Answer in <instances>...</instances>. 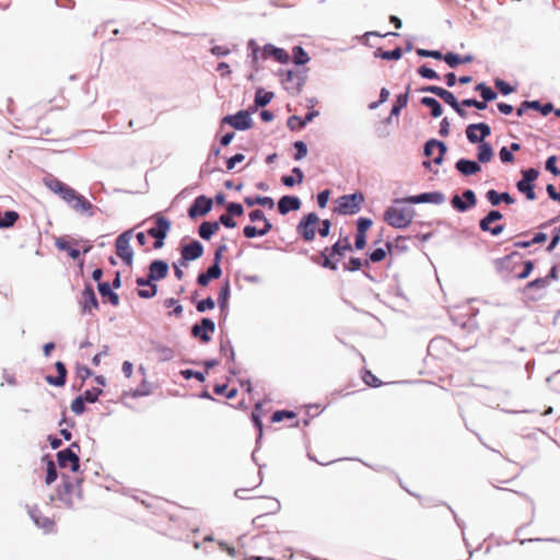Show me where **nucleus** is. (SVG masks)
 <instances>
[{
  "label": "nucleus",
  "instance_id": "obj_1",
  "mask_svg": "<svg viewBox=\"0 0 560 560\" xmlns=\"http://www.w3.org/2000/svg\"><path fill=\"white\" fill-rule=\"evenodd\" d=\"M351 244L348 236H340L338 241L330 247H325L317 257L313 258L317 265L331 271L337 270V260L351 250Z\"/></svg>",
  "mask_w": 560,
  "mask_h": 560
},
{
  "label": "nucleus",
  "instance_id": "obj_2",
  "mask_svg": "<svg viewBox=\"0 0 560 560\" xmlns=\"http://www.w3.org/2000/svg\"><path fill=\"white\" fill-rule=\"evenodd\" d=\"M248 49L252 51V62L256 69L258 68L257 63L259 59H268L272 57L280 63H287L290 60V56L284 49L277 48L271 44L260 48L256 40L250 39L248 42Z\"/></svg>",
  "mask_w": 560,
  "mask_h": 560
},
{
  "label": "nucleus",
  "instance_id": "obj_3",
  "mask_svg": "<svg viewBox=\"0 0 560 560\" xmlns=\"http://www.w3.org/2000/svg\"><path fill=\"white\" fill-rule=\"evenodd\" d=\"M399 205L395 203L386 209L384 221L392 228L406 229L411 224L416 212L410 207H400Z\"/></svg>",
  "mask_w": 560,
  "mask_h": 560
},
{
  "label": "nucleus",
  "instance_id": "obj_4",
  "mask_svg": "<svg viewBox=\"0 0 560 560\" xmlns=\"http://www.w3.org/2000/svg\"><path fill=\"white\" fill-rule=\"evenodd\" d=\"M154 226L148 229L147 233L155 238L153 247L155 249L161 248L164 245V240L171 230V221L161 213H156L152 217Z\"/></svg>",
  "mask_w": 560,
  "mask_h": 560
},
{
  "label": "nucleus",
  "instance_id": "obj_5",
  "mask_svg": "<svg viewBox=\"0 0 560 560\" xmlns=\"http://www.w3.org/2000/svg\"><path fill=\"white\" fill-rule=\"evenodd\" d=\"M60 197L69 203L77 212H89L92 214L93 205L82 195L77 192L72 187L68 186L63 188Z\"/></svg>",
  "mask_w": 560,
  "mask_h": 560
},
{
  "label": "nucleus",
  "instance_id": "obj_6",
  "mask_svg": "<svg viewBox=\"0 0 560 560\" xmlns=\"http://www.w3.org/2000/svg\"><path fill=\"white\" fill-rule=\"evenodd\" d=\"M319 223V217L315 212H310L301 219L296 232L305 242H312L315 238Z\"/></svg>",
  "mask_w": 560,
  "mask_h": 560
},
{
  "label": "nucleus",
  "instance_id": "obj_7",
  "mask_svg": "<svg viewBox=\"0 0 560 560\" xmlns=\"http://www.w3.org/2000/svg\"><path fill=\"white\" fill-rule=\"evenodd\" d=\"M364 197L361 192L343 195L338 198L336 211L340 214H355L360 211Z\"/></svg>",
  "mask_w": 560,
  "mask_h": 560
},
{
  "label": "nucleus",
  "instance_id": "obj_8",
  "mask_svg": "<svg viewBox=\"0 0 560 560\" xmlns=\"http://www.w3.org/2000/svg\"><path fill=\"white\" fill-rule=\"evenodd\" d=\"M539 172L536 168H527L522 171V179L517 182V190L526 196L530 201L536 199L535 180L538 178Z\"/></svg>",
  "mask_w": 560,
  "mask_h": 560
},
{
  "label": "nucleus",
  "instance_id": "obj_9",
  "mask_svg": "<svg viewBox=\"0 0 560 560\" xmlns=\"http://www.w3.org/2000/svg\"><path fill=\"white\" fill-rule=\"evenodd\" d=\"M168 273V265L163 260H153L149 266V275L147 278H138L137 285H144L149 282L160 281L166 278Z\"/></svg>",
  "mask_w": 560,
  "mask_h": 560
},
{
  "label": "nucleus",
  "instance_id": "obj_10",
  "mask_svg": "<svg viewBox=\"0 0 560 560\" xmlns=\"http://www.w3.org/2000/svg\"><path fill=\"white\" fill-rule=\"evenodd\" d=\"M131 231L121 233L115 243L116 254L124 260L127 266L132 265L133 252L130 247Z\"/></svg>",
  "mask_w": 560,
  "mask_h": 560
},
{
  "label": "nucleus",
  "instance_id": "obj_11",
  "mask_svg": "<svg viewBox=\"0 0 560 560\" xmlns=\"http://www.w3.org/2000/svg\"><path fill=\"white\" fill-rule=\"evenodd\" d=\"M215 330V324L210 318H202L200 323L195 324L191 328V335L195 338H198L201 342L208 343L211 338L212 334Z\"/></svg>",
  "mask_w": 560,
  "mask_h": 560
},
{
  "label": "nucleus",
  "instance_id": "obj_12",
  "mask_svg": "<svg viewBox=\"0 0 560 560\" xmlns=\"http://www.w3.org/2000/svg\"><path fill=\"white\" fill-rule=\"evenodd\" d=\"M72 447H79V445L73 443L71 447L58 452L57 462L61 468L70 467L72 471H77L80 466V459L79 456L72 451Z\"/></svg>",
  "mask_w": 560,
  "mask_h": 560
},
{
  "label": "nucleus",
  "instance_id": "obj_13",
  "mask_svg": "<svg viewBox=\"0 0 560 560\" xmlns=\"http://www.w3.org/2000/svg\"><path fill=\"white\" fill-rule=\"evenodd\" d=\"M222 122L229 124L237 130H246L252 127V118L246 110H240L235 115L225 116Z\"/></svg>",
  "mask_w": 560,
  "mask_h": 560
},
{
  "label": "nucleus",
  "instance_id": "obj_14",
  "mask_svg": "<svg viewBox=\"0 0 560 560\" xmlns=\"http://www.w3.org/2000/svg\"><path fill=\"white\" fill-rule=\"evenodd\" d=\"M444 197L441 192H424L418 196H410L402 199H396L395 203H423V202H432V203H441L443 202Z\"/></svg>",
  "mask_w": 560,
  "mask_h": 560
},
{
  "label": "nucleus",
  "instance_id": "obj_15",
  "mask_svg": "<svg viewBox=\"0 0 560 560\" xmlns=\"http://www.w3.org/2000/svg\"><path fill=\"white\" fill-rule=\"evenodd\" d=\"M446 152V147L443 142L438 140H429L424 145V154L427 156H433V162L435 164H441L443 161V156Z\"/></svg>",
  "mask_w": 560,
  "mask_h": 560
},
{
  "label": "nucleus",
  "instance_id": "obj_16",
  "mask_svg": "<svg viewBox=\"0 0 560 560\" xmlns=\"http://www.w3.org/2000/svg\"><path fill=\"white\" fill-rule=\"evenodd\" d=\"M212 208V199L207 198L206 196H199L195 199L194 203L188 209V215L190 218H196L198 215H206L211 211Z\"/></svg>",
  "mask_w": 560,
  "mask_h": 560
},
{
  "label": "nucleus",
  "instance_id": "obj_17",
  "mask_svg": "<svg viewBox=\"0 0 560 560\" xmlns=\"http://www.w3.org/2000/svg\"><path fill=\"white\" fill-rule=\"evenodd\" d=\"M490 133V127L487 124H472L466 129V136L471 143L481 142Z\"/></svg>",
  "mask_w": 560,
  "mask_h": 560
},
{
  "label": "nucleus",
  "instance_id": "obj_18",
  "mask_svg": "<svg viewBox=\"0 0 560 560\" xmlns=\"http://www.w3.org/2000/svg\"><path fill=\"white\" fill-rule=\"evenodd\" d=\"M203 254V246L198 241H191L189 244H186L182 247V259L184 260L183 265L186 261L196 260L200 258Z\"/></svg>",
  "mask_w": 560,
  "mask_h": 560
},
{
  "label": "nucleus",
  "instance_id": "obj_19",
  "mask_svg": "<svg viewBox=\"0 0 560 560\" xmlns=\"http://www.w3.org/2000/svg\"><path fill=\"white\" fill-rule=\"evenodd\" d=\"M463 198H465V201L458 195L452 198V206L458 211H466L468 208L476 205V196L472 190H465Z\"/></svg>",
  "mask_w": 560,
  "mask_h": 560
},
{
  "label": "nucleus",
  "instance_id": "obj_20",
  "mask_svg": "<svg viewBox=\"0 0 560 560\" xmlns=\"http://www.w3.org/2000/svg\"><path fill=\"white\" fill-rule=\"evenodd\" d=\"M421 91L430 92V93L441 97L446 104H448L453 108L457 107L458 102H457L456 97L453 95V93H451L450 91H447L441 86L429 85V86L422 88Z\"/></svg>",
  "mask_w": 560,
  "mask_h": 560
},
{
  "label": "nucleus",
  "instance_id": "obj_21",
  "mask_svg": "<svg viewBox=\"0 0 560 560\" xmlns=\"http://www.w3.org/2000/svg\"><path fill=\"white\" fill-rule=\"evenodd\" d=\"M455 167L464 176H471L481 171L479 163L466 159H459L456 162Z\"/></svg>",
  "mask_w": 560,
  "mask_h": 560
},
{
  "label": "nucleus",
  "instance_id": "obj_22",
  "mask_svg": "<svg viewBox=\"0 0 560 560\" xmlns=\"http://www.w3.org/2000/svg\"><path fill=\"white\" fill-rule=\"evenodd\" d=\"M301 201L294 196H283L278 202V210L281 214H287L291 210H299Z\"/></svg>",
  "mask_w": 560,
  "mask_h": 560
},
{
  "label": "nucleus",
  "instance_id": "obj_23",
  "mask_svg": "<svg viewBox=\"0 0 560 560\" xmlns=\"http://www.w3.org/2000/svg\"><path fill=\"white\" fill-rule=\"evenodd\" d=\"M82 305L83 310L91 312L93 308H97L98 302L95 292L91 285H88L82 292Z\"/></svg>",
  "mask_w": 560,
  "mask_h": 560
},
{
  "label": "nucleus",
  "instance_id": "obj_24",
  "mask_svg": "<svg viewBox=\"0 0 560 560\" xmlns=\"http://www.w3.org/2000/svg\"><path fill=\"white\" fill-rule=\"evenodd\" d=\"M55 368L57 370L58 375L57 376H51V375L46 376V382L54 386H59V387L63 386L66 383V377H67L66 365L62 362L58 361V362H56Z\"/></svg>",
  "mask_w": 560,
  "mask_h": 560
},
{
  "label": "nucleus",
  "instance_id": "obj_25",
  "mask_svg": "<svg viewBox=\"0 0 560 560\" xmlns=\"http://www.w3.org/2000/svg\"><path fill=\"white\" fill-rule=\"evenodd\" d=\"M271 229H272V224L268 220H265V224L261 229H257L254 225H247L244 228L243 232H244L245 237L253 238L256 236L266 235L268 232L271 231Z\"/></svg>",
  "mask_w": 560,
  "mask_h": 560
},
{
  "label": "nucleus",
  "instance_id": "obj_26",
  "mask_svg": "<svg viewBox=\"0 0 560 560\" xmlns=\"http://www.w3.org/2000/svg\"><path fill=\"white\" fill-rule=\"evenodd\" d=\"M20 215L16 211L9 210L3 214L0 211V229H8L13 226L19 220Z\"/></svg>",
  "mask_w": 560,
  "mask_h": 560
},
{
  "label": "nucleus",
  "instance_id": "obj_27",
  "mask_svg": "<svg viewBox=\"0 0 560 560\" xmlns=\"http://www.w3.org/2000/svg\"><path fill=\"white\" fill-rule=\"evenodd\" d=\"M220 229L219 222H203L199 226V235L203 240H210L211 236Z\"/></svg>",
  "mask_w": 560,
  "mask_h": 560
},
{
  "label": "nucleus",
  "instance_id": "obj_28",
  "mask_svg": "<svg viewBox=\"0 0 560 560\" xmlns=\"http://www.w3.org/2000/svg\"><path fill=\"white\" fill-rule=\"evenodd\" d=\"M244 202L248 206V207H253L255 205H259V206H262V207H268L269 209H272L273 206H275V202L272 200V198L270 197H267V196H257V197H246L244 199Z\"/></svg>",
  "mask_w": 560,
  "mask_h": 560
},
{
  "label": "nucleus",
  "instance_id": "obj_29",
  "mask_svg": "<svg viewBox=\"0 0 560 560\" xmlns=\"http://www.w3.org/2000/svg\"><path fill=\"white\" fill-rule=\"evenodd\" d=\"M292 173L295 175V177L294 176H289V175H285V176L281 177L282 184L284 186H287V187H292L296 183L301 184L303 182V179H304L303 171L300 167H294L292 170Z\"/></svg>",
  "mask_w": 560,
  "mask_h": 560
},
{
  "label": "nucleus",
  "instance_id": "obj_30",
  "mask_svg": "<svg viewBox=\"0 0 560 560\" xmlns=\"http://www.w3.org/2000/svg\"><path fill=\"white\" fill-rule=\"evenodd\" d=\"M98 291L103 298L107 296L109 302L117 306L119 304V296L115 292L112 291L109 283L107 282H100L98 283Z\"/></svg>",
  "mask_w": 560,
  "mask_h": 560
},
{
  "label": "nucleus",
  "instance_id": "obj_31",
  "mask_svg": "<svg viewBox=\"0 0 560 560\" xmlns=\"http://www.w3.org/2000/svg\"><path fill=\"white\" fill-rule=\"evenodd\" d=\"M374 56L376 58H382V59H385V60H398L401 58L402 56V50L400 47H397L390 51H385L381 48H377L375 51H374Z\"/></svg>",
  "mask_w": 560,
  "mask_h": 560
},
{
  "label": "nucleus",
  "instance_id": "obj_32",
  "mask_svg": "<svg viewBox=\"0 0 560 560\" xmlns=\"http://www.w3.org/2000/svg\"><path fill=\"white\" fill-rule=\"evenodd\" d=\"M55 245L60 250H67L72 259H77L80 256V250L70 246V243L63 237H58L55 241Z\"/></svg>",
  "mask_w": 560,
  "mask_h": 560
},
{
  "label": "nucleus",
  "instance_id": "obj_33",
  "mask_svg": "<svg viewBox=\"0 0 560 560\" xmlns=\"http://www.w3.org/2000/svg\"><path fill=\"white\" fill-rule=\"evenodd\" d=\"M409 98V88L407 89L406 93L399 94L396 98V102L390 110V117L398 116L400 114V110L407 106Z\"/></svg>",
  "mask_w": 560,
  "mask_h": 560
},
{
  "label": "nucleus",
  "instance_id": "obj_34",
  "mask_svg": "<svg viewBox=\"0 0 560 560\" xmlns=\"http://www.w3.org/2000/svg\"><path fill=\"white\" fill-rule=\"evenodd\" d=\"M421 104L431 108V115L433 117H440L442 115V107H441V104L433 97H429V96H425V97H422L421 98Z\"/></svg>",
  "mask_w": 560,
  "mask_h": 560
},
{
  "label": "nucleus",
  "instance_id": "obj_35",
  "mask_svg": "<svg viewBox=\"0 0 560 560\" xmlns=\"http://www.w3.org/2000/svg\"><path fill=\"white\" fill-rule=\"evenodd\" d=\"M138 287V295L141 299H151L158 293V285L154 282H149L148 284Z\"/></svg>",
  "mask_w": 560,
  "mask_h": 560
},
{
  "label": "nucleus",
  "instance_id": "obj_36",
  "mask_svg": "<svg viewBox=\"0 0 560 560\" xmlns=\"http://www.w3.org/2000/svg\"><path fill=\"white\" fill-rule=\"evenodd\" d=\"M524 106H530V108L539 110L544 116H547L553 110V106L551 103L541 105L538 101H525Z\"/></svg>",
  "mask_w": 560,
  "mask_h": 560
},
{
  "label": "nucleus",
  "instance_id": "obj_37",
  "mask_svg": "<svg viewBox=\"0 0 560 560\" xmlns=\"http://www.w3.org/2000/svg\"><path fill=\"white\" fill-rule=\"evenodd\" d=\"M315 115V112L307 113L304 119H301L299 116H291L288 120V127L291 130H295L296 125H293V121H299V127H304L307 122H310L313 119Z\"/></svg>",
  "mask_w": 560,
  "mask_h": 560
},
{
  "label": "nucleus",
  "instance_id": "obj_38",
  "mask_svg": "<svg viewBox=\"0 0 560 560\" xmlns=\"http://www.w3.org/2000/svg\"><path fill=\"white\" fill-rule=\"evenodd\" d=\"M363 266H369V260H365L364 262L357 257H351L347 264L343 265L345 270L348 271H358Z\"/></svg>",
  "mask_w": 560,
  "mask_h": 560
},
{
  "label": "nucleus",
  "instance_id": "obj_39",
  "mask_svg": "<svg viewBox=\"0 0 560 560\" xmlns=\"http://www.w3.org/2000/svg\"><path fill=\"white\" fill-rule=\"evenodd\" d=\"M293 60L296 65H305L310 57L301 46H295L293 48Z\"/></svg>",
  "mask_w": 560,
  "mask_h": 560
},
{
  "label": "nucleus",
  "instance_id": "obj_40",
  "mask_svg": "<svg viewBox=\"0 0 560 560\" xmlns=\"http://www.w3.org/2000/svg\"><path fill=\"white\" fill-rule=\"evenodd\" d=\"M261 406L257 404L252 412V420L257 428L259 435L262 433V422H261Z\"/></svg>",
  "mask_w": 560,
  "mask_h": 560
},
{
  "label": "nucleus",
  "instance_id": "obj_41",
  "mask_svg": "<svg viewBox=\"0 0 560 560\" xmlns=\"http://www.w3.org/2000/svg\"><path fill=\"white\" fill-rule=\"evenodd\" d=\"M272 97H273V93L272 92L262 93V91L259 90L256 93L255 103H256L257 106L264 107V106H266L267 104L270 103Z\"/></svg>",
  "mask_w": 560,
  "mask_h": 560
},
{
  "label": "nucleus",
  "instance_id": "obj_42",
  "mask_svg": "<svg viewBox=\"0 0 560 560\" xmlns=\"http://www.w3.org/2000/svg\"><path fill=\"white\" fill-rule=\"evenodd\" d=\"M296 417L295 412L293 411H289V410H278L276 412H273V415L271 416V421L272 422H280V421H283L285 419H294Z\"/></svg>",
  "mask_w": 560,
  "mask_h": 560
},
{
  "label": "nucleus",
  "instance_id": "obj_43",
  "mask_svg": "<svg viewBox=\"0 0 560 560\" xmlns=\"http://www.w3.org/2000/svg\"><path fill=\"white\" fill-rule=\"evenodd\" d=\"M494 85L503 95L511 94L515 91V86L511 85L510 83L501 79H495Z\"/></svg>",
  "mask_w": 560,
  "mask_h": 560
},
{
  "label": "nucleus",
  "instance_id": "obj_44",
  "mask_svg": "<svg viewBox=\"0 0 560 560\" xmlns=\"http://www.w3.org/2000/svg\"><path fill=\"white\" fill-rule=\"evenodd\" d=\"M501 201L512 203L514 202V199L508 192L498 194L497 191L492 190V206H497Z\"/></svg>",
  "mask_w": 560,
  "mask_h": 560
},
{
  "label": "nucleus",
  "instance_id": "obj_45",
  "mask_svg": "<svg viewBox=\"0 0 560 560\" xmlns=\"http://www.w3.org/2000/svg\"><path fill=\"white\" fill-rule=\"evenodd\" d=\"M229 294H230V285H229V282H226L220 289L219 295H218V302H219L221 308L225 307V305L228 303Z\"/></svg>",
  "mask_w": 560,
  "mask_h": 560
},
{
  "label": "nucleus",
  "instance_id": "obj_46",
  "mask_svg": "<svg viewBox=\"0 0 560 560\" xmlns=\"http://www.w3.org/2000/svg\"><path fill=\"white\" fill-rule=\"evenodd\" d=\"M164 306L170 308L174 307L173 314L177 317L182 316L183 314V306L179 304V302L173 298L166 299L164 301Z\"/></svg>",
  "mask_w": 560,
  "mask_h": 560
},
{
  "label": "nucleus",
  "instance_id": "obj_47",
  "mask_svg": "<svg viewBox=\"0 0 560 560\" xmlns=\"http://www.w3.org/2000/svg\"><path fill=\"white\" fill-rule=\"evenodd\" d=\"M363 381L368 386L371 387H378L382 385V382L371 371L368 370L363 374Z\"/></svg>",
  "mask_w": 560,
  "mask_h": 560
},
{
  "label": "nucleus",
  "instance_id": "obj_48",
  "mask_svg": "<svg viewBox=\"0 0 560 560\" xmlns=\"http://www.w3.org/2000/svg\"><path fill=\"white\" fill-rule=\"evenodd\" d=\"M451 68H455L457 67L458 65L462 63V57L456 55V54H453V52H447L446 55H443V58H442Z\"/></svg>",
  "mask_w": 560,
  "mask_h": 560
},
{
  "label": "nucleus",
  "instance_id": "obj_49",
  "mask_svg": "<svg viewBox=\"0 0 560 560\" xmlns=\"http://www.w3.org/2000/svg\"><path fill=\"white\" fill-rule=\"evenodd\" d=\"M57 479V469L55 463L49 460L47 463V474H46V483L50 485Z\"/></svg>",
  "mask_w": 560,
  "mask_h": 560
},
{
  "label": "nucleus",
  "instance_id": "obj_50",
  "mask_svg": "<svg viewBox=\"0 0 560 560\" xmlns=\"http://www.w3.org/2000/svg\"><path fill=\"white\" fill-rule=\"evenodd\" d=\"M102 390L98 388H92L84 392V394L81 396L83 397L84 401L88 402H95L101 395Z\"/></svg>",
  "mask_w": 560,
  "mask_h": 560
},
{
  "label": "nucleus",
  "instance_id": "obj_51",
  "mask_svg": "<svg viewBox=\"0 0 560 560\" xmlns=\"http://www.w3.org/2000/svg\"><path fill=\"white\" fill-rule=\"evenodd\" d=\"M71 410L72 412H74L75 415H81L83 413V411L85 410V405H84V400H83V397H77L72 402H71Z\"/></svg>",
  "mask_w": 560,
  "mask_h": 560
},
{
  "label": "nucleus",
  "instance_id": "obj_52",
  "mask_svg": "<svg viewBox=\"0 0 560 560\" xmlns=\"http://www.w3.org/2000/svg\"><path fill=\"white\" fill-rule=\"evenodd\" d=\"M372 226V220L360 218L357 222V232L366 234L368 230Z\"/></svg>",
  "mask_w": 560,
  "mask_h": 560
},
{
  "label": "nucleus",
  "instance_id": "obj_53",
  "mask_svg": "<svg viewBox=\"0 0 560 560\" xmlns=\"http://www.w3.org/2000/svg\"><path fill=\"white\" fill-rule=\"evenodd\" d=\"M215 303L211 298H207L205 300H201L198 302L196 308L198 312L203 313L207 310H212L214 307Z\"/></svg>",
  "mask_w": 560,
  "mask_h": 560
},
{
  "label": "nucleus",
  "instance_id": "obj_54",
  "mask_svg": "<svg viewBox=\"0 0 560 560\" xmlns=\"http://www.w3.org/2000/svg\"><path fill=\"white\" fill-rule=\"evenodd\" d=\"M294 148L296 149V153L294 154L295 160H302L307 154L306 144L303 141H296L294 143Z\"/></svg>",
  "mask_w": 560,
  "mask_h": 560
},
{
  "label": "nucleus",
  "instance_id": "obj_55",
  "mask_svg": "<svg viewBox=\"0 0 560 560\" xmlns=\"http://www.w3.org/2000/svg\"><path fill=\"white\" fill-rule=\"evenodd\" d=\"M549 284L548 278H537L527 283V289H544Z\"/></svg>",
  "mask_w": 560,
  "mask_h": 560
},
{
  "label": "nucleus",
  "instance_id": "obj_56",
  "mask_svg": "<svg viewBox=\"0 0 560 560\" xmlns=\"http://www.w3.org/2000/svg\"><path fill=\"white\" fill-rule=\"evenodd\" d=\"M226 211L232 217H235V215L240 217L244 213L243 206L241 203H236V202L229 203L226 207Z\"/></svg>",
  "mask_w": 560,
  "mask_h": 560
},
{
  "label": "nucleus",
  "instance_id": "obj_57",
  "mask_svg": "<svg viewBox=\"0 0 560 560\" xmlns=\"http://www.w3.org/2000/svg\"><path fill=\"white\" fill-rule=\"evenodd\" d=\"M478 160L480 162L490 161V145L488 143H483L482 145H480L478 152Z\"/></svg>",
  "mask_w": 560,
  "mask_h": 560
},
{
  "label": "nucleus",
  "instance_id": "obj_58",
  "mask_svg": "<svg viewBox=\"0 0 560 560\" xmlns=\"http://www.w3.org/2000/svg\"><path fill=\"white\" fill-rule=\"evenodd\" d=\"M330 228H331V222L329 220H320V223L318 225V234L322 236V237H326L329 235L330 233Z\"/></svg>",
  "mask_w": 560,
  "mask_h": 560
},
{
  "label": "nucleus",
  "instance_id": "obj_59",
  "mask_svg": "<svg viewBox=\"0 0 560 560\" xmlns=\"http://www.w3.org/2000/svg\"><path fill=\"white\" fill-rule=\"evenodd\" d=\"M207 277L210 279H219L222 275V270L220 265L213 264L211 267L208 268V270L205 272Z\"/></svg>",
  "mask_w": 560,
  "mask_h": 560
},
{
  "label": "nucleus",
  "instance_id": "obj_60",
  "mask_svg": "<svg viewBox=\"0 0 560 560\" xmlns=\"http://www.w3.org/2000/svg\"><path fill=\"white\" fill-rule=\"evenodd\" d=\"M385 257H386V250L384 248H376L369 256V258L372 262L382 261Z\"/></svg>",
  "mask_w": 560,
  "mask_h": 560
},
{
  "label": "nucleus",
  "instance_id": "obj_61",
  "mask_svg": "<svg viewBox=\"0 0 560 560\" xmlns=\"http://www.w3.org/2000/svg\"><path fill=\"white\" fill-rule=\"evenodd\" d=\"M418 73L422 78H425V79H438L439 78L438 73L433 69L428 68L425 66L420 67L418 69Z\"/></svg>",
  "mask_w": 560,
  "mask_h": 560
},
{
  "label": "nucleus",
  "instance_id": "obj_62",
  "mask_svg": "<svg viewBox=\"0 0 560 560\" xmlns=\"http://www.w3.org/2000/svg\"><path fill=\"white\" fill-rule=\"evenodd\" d=\"M223 224L226 228L233 229L236 226V222L233 220V217L230 213H223L219 218V224Z\"/></svg>",
  "mask_w": 560,
  "mask_h": 560
},
{
  "label": "nucleus",
  "instance_id": "obj_63",
  "mask_svg": "<svg viewBox=\"0 0 560 560\" xmlns=\"http://www.w3.org/2000/svg\"><path fill=\"white\" fill-rule=\"evenodd\" d=\"M75 373L77 376L80 377L82 381H85L92 375V371L84 365H77Z\"/></svg>",
  "mask_w": 560,
  "mask_h": 560
},
{
  "label": "nucleus",
  "instance_id": "obj_64",
  "mask_svg": "<svg viewBox=\"0 0 560 560\" xmlns=\"http://www.w3.org/2000/svg\"><path fill=\"white\" fill-rule=\"evenodd\" d=\"M500 160L503 163H512L514 161V156L508 148L503 147L499 152Z\"/></svg>",
  "mask_w": 560,
  "mask_h": 560
}]
</instances>
